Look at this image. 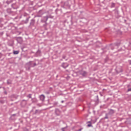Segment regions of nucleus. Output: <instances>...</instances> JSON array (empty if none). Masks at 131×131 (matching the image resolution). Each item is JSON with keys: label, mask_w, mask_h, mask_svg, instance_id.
I'll list each match as a JSON object with an SVG mask.
<instances>
[{"label": "nucleus", "mask_w": 131, "mask_h": 131, "mask_svg": "<svg viewBox=\"0 0 131 131\" xmlns=\"http://www.w3.org/2000/svg\"><path fill=\"white\" fill-rule=\"evenodd\" d=\"M39 65V60L35 59L34 61H30L27 63L25 66L26 70H30V68H34L35 66Z\"/></svg>", "instance_id": "1"}, {"label": "nucleus", "mask_w": 131, "mask_h": 131, "mask_svg": "<svg viewBox=\"0 0 131 131\" xmlns=\"http://www.w3.org/2000/svg\"><path fill=\"white\" fill-rule=\"evenodd\" d=\"M114 113H115V111L112 109L110 110V111L108 112V113L105 114L104 119H108V118H109L108 116L113 115Z\"/></svg>", "instance_id": "2"}, {"label": "nucleus", "mask_w": 131, "mask_h": 131, "mask_svg": "<svg viewBox=\"0 0 131 131\" xmlns=\"http://www.w3.org/2000/svg\"><path fill=\"white\" fill-rule=\"evenodd\" d=\"M6 12L9 15H15L16 14V12L12 10V9L11 8H8L6 10Z\"/></svg>", "instance_id": "3"}, {"label": "nucleus", "mask_w": 131, "mask_h": 131, "mask_svg": "<svg viewBox=\"0 0 131 131\" xmlns=\"http://www.w3.org/2000/svg\"><path fill=\"white\" fill-rule=\"evenodd\" d=\"M35 24V19L34 18L31 19L30 21L29 26H31V27H33Z\"/></svg>", "instance_id": "4"}, {"label": "nucleus", "mask_w": 131, "mask_h": 131, "mask_svg": "<svg viewBox=\"0 0 131 131\" xmlns=\"http://www.w3.org/2000/svg\"><path fill=\"white\" fill-rule=\"evenodd\" d=\"M80 75H82L83 77H85L88 75V72L84 71H81L80 73Z\"/></svg>", "instance_id": "5"}, {"label": "nucleus", "mask_w": 131, "mask_h": 131, "mask_svg": "<svg viewBox=\"0 0 131 131\" xmlns=\"http://www.w3.org/2000/svg\"><path fill=\"white\" fill-rule=\"evenodd\" d=\"M39 99L40 101H41V102H45V99H46V96L42 94L39 96Z\"/></svg>", "instance_id": "6"}, {"label": "nucleus", "mask_w": 131, "mask_h": 131, "mask_svg": "<svg viewBox=\"0 0 131 131\" xmlns=\"http://www.w3.org/2000/svg\"><path fill=\"white\" fill-rule=\"evenodd\" d=\"M30 18V16L27 17L25 20H22L23 24H27V23H28L29 21Z\"/></svg>", "instance_id": "7"}, {"label": "nucleus", "mask_w": 131, "mask_h": 131, "mask_svg": "<svg viewBox=\"0 0 131 131\" xmlns=\"http://www.w3.org/2000/svg\"><path fill=\"white\" fill-rule=\"evenodd\" d=\"M68 66H69V64L67 63L63 62L61 64V67H62V68H64V69H66V68H67V67H68Z\"/></svg>", "instance_id": "8"}, {"label": "nucleus", "mask_w": 131, "mask_h": 131, "mask_svg": "<svg viewBox=\"0 0 131 131\" xmlns=\"http://www.w3.org/2000/svg\"><path fill=\"white\" fill-rule=\"evenodd\" d=\"M32 103H37L38 102V100L36 98H32L31 99Z\"/></svg>", "instance_id": "9"}, {"label": "nucleus", "mask_w": 131, "mask_h": 131, "mask_svg": "<svg viewBox=\"0 0 131 131\" xmlns=\"http://www.w3.org/2000/svg\"><path fill=\"white\" fill-rule=\"evenodd\" d=\"M26 104H27V102L26 101V100H23L21 102V104L23 105V106H25V105H26Z\"/></svg>", "instance_id": "10"}, {"label": "nucleus", "mask_w": 131, "mask_h": 131, "mask_svg": "<svg viewBox=\"0 0 131 131\" xmlns=\"http://www.w3.org/2000/svg\"><path fill=\"white\" fill-rule=\"evenodd\" d=\"M49 18H50L51 19H53V18H54V16L51 15H47L46 17V20H48Z\"/></svg>", "instance_id": "11"}, {"label": "nucleus", "mask_w": 131, "mask_h": 131, "mask_svg": "<svg viewBox=\"0 0 131 131\" xmlns=\"http://www.w3.org/2000/svg\"><path fill=\"white\" fill-rule=\"evenodd\" d=\"M41 54V51L39 49H38L36 52V55H37V56H40Z\"/></svg>", "instance_id": "12"}, {"label": "nucleus", "mask_w": 131, "mask_h": 131, "mask_svg": "<svg viewBox=\"0 0 131 131\" xmlns=\"http://www.w3.org/2000/svg\"><path fill=\"white\" fill-rule=\"evenodd\" d=\"M96 100H95V103L99 104V96L97 95L96 96Z\"/></svg>", "instance_id": "13"}, {"label": "nucleus", "mask_w": 131, "mask_h": 131, "mask_svg": "<svg viewBox=\"0 0 131 131\" xmlns=\"http://www.w3.org/2000/svg\"><path fill=\"white\" fill-rule=\"evenodd\" d=\"M42 12V10H40L39 12H38V17H41V15H42V14L43 13H41Z\"/></svg>", "instance_id": "14"}, {"label": "nucleus", "mask_w": 131, "mask_h": 131, "mask_svg": "<svg viewBox=\"0 0 131 131\" xmlns=\"http://www.w3.org/2000/svg\"><path fill=\"white\" fill-rule=\"evenodd\" d=\"M55 113L56 115H59V113H60V111H59V109L58 108L55 109Z\"/></svg>", "instance_id": "15"}, {"label": "nucleus", "mask_w": 131, "mask_h": 131, "mask_svg": "<svg viewBox=\"0 0 131 131\" xmlns=\"http://www.w3.org/2000/svg\"><path fill=\"white\" fill-rule=\"evenodd\" d=\"M40 112H41L40 111H39L38 110H36L34 114H37V113H38V114H40Z\"/></svg>", "instance_id": "16"}, {"label": "nucleus", "mask_w": 131, "mask_h": 131, "mask_svg": "<svg viewBox=\"0 0 131 131\" xmlns=\"http://www.w3.org/2000/svg\"><path fill=\"white\" fill-rule=\"evenodd\" d=\"M15 6H16V4H13L11 5L12 9H13L14 10H16V9H17V8H16Z\"/></svg>", "instance_id": "17"}, {"label": "nucleus", "mask_w": 131, "mask_h": 131, "mask_svg": "<svg viewBox=\"0 0 131 131\" xmlns=\"http://www.w3.org/2000/svg\"><path fill=\"white\" fill-rule=\"evenodd\" d=\"M20 40H22V37H18L16 39V40L17 41V42H19Z\"/></svg>", "instance_id": "18"}, {"label": "nucleus", "mask_w": 131, "mask_h": 131, "mask_svg": "<svg viewBox=\"0 0 131 131\" xmlns=\"http://www.w3.org/2000/svg\"><path fill=\"white\" fill-rule=\"evenodd\" d=\"M15 116H16V114L12 115L11 116V119L14 120V119H15Z\"/></svg>", "instance_id": "19"}, {"label": "nucleus", "mask_w": 131, "mask_h": 131, "mask_svg": "<svg viewBox=\"0 0 131 131\" xmlns=\"http://www.w3.org/2000/svg\"><path fill=\"white\" fill-rule=\"evenodd\" d=\"M8 84H12V80H7Z\"/></svg>", "instance_id": "20"}, {"label": "nucleus", "mask_w": 131, "mask_h": 131, "mask_svg": "<svg viewBox=\"0 0 131 131\" xmlns=\"http://www.w3.org/2000/svg\"><path fill=\"white\" fill-rule=\"evenodd\" d=\"M19 51H14L13 52V54L14 55H18V54H19Z\"/></svg>", "instance_id": "21"}, {"label": "nucleus", "mask_w": 131, "mask_h": 131, "mask_svg": "<svg viewBox=\"0 0 131 131\" xmlns=\"http://www.w3.org/2000/svg\"><path fill=\"white\" fill-rule=\"evenodd\" d=\"M115 3H112V5H111V8H115Z\"/></svg>", "instance_id": "22"}, {"label": "nucleus", "mask_w": 131, "mask_h": 131, "mask_svg": "<svg viewBox=\"0 0 131 131\" xmlns=\"http://www.w3.org/2000/svg\"><path fill=\"white\" fill-rule=\"evenodd\" d=\"M46 17L47 16L43 17V22H47V21H48V20H47Z\"/></svg>", "instance_id": "23"}, {"label": "nucleus", "mask_w": 131, "mask_h": 131, "mask_svg": "<svg viewBox=\"0 0 131 131\" xmlns=\"http://www.w3.org/2000/svg\"><path fill=\"white\" fill-rule=\"evenodd\" d=\"M32 94H29L28 95H27V98H29V99H31L32 98Z\"/></svg>", "instance_id": "24"}, {"label": "nucleus", "mask_w": 131, "mask_h": 131, "mask_svg": "<svg viewBox=\"0 0 131 131\" xmlns=\"http://www.w3.org/2000/svg\"><path fill=\"white\" fill-rule=\"evenodd\" d=\"M120 72H122V70H120V71L117 70V73H120Z\"/></svg>", "instance_id": "25"}, {"label": "nucleus", "mask_w": 131, "mask_h": 131, "mask_svg": "<svg viewBox=\"0 0 131 131\" xmlns=\"http://www.w3.org/2000/svg\"><path fill=\"white\" fill-rule=\"evenodd\" d=\"M45 94H46L47 95H49L50 92L49 91H47V92H45Z\"/></svg>", "instance_id": "26"}, {"label": "nucleus", "mask_w": 131, "mask_h": 131, "mask_svg": "<svg viewBox=\"0 0 131 131\" xmlns=\"http://www.w3.org/2000/svg\"><path fill=\"white\" fill-rule=\"evenodd\" d=\"M0 103H1V104H4V103H5V101H4V100H1Z\"/></svg>", "instance_id": "27"}, {"label": "nucleus", "mask_w": 131, "mask_h": 131, "mask_svg": "<svg viewBox=\"0 0 131 131\" xmlns=\"http://www.w3.org/2000/svg\"><path fill=\"white\" fill-rule=\"evenodd\" d=\"M88 127H91V126H92V124H88Z\"/></svg>", "instance_id": "28"}, {"label": "nucleus", "mask_w": 131, "mask_h": 131, "mask_svg": "<svg viewBox=\"0 0 131 131\" xmlns=\"http://www.w3.org/2000/svg\"><path fill=\"white\" fill-rule=\"evenodd\" d=\"M4 93L5 95H8V92L6 91H5Z\"/></svg>", "instance_id": "29"}, {"label": "nucleus", "mask_w": 131, "mask_h": 131, "mask_svg": "<svg viewBox=\"0 0 131 131\" xmlns=\"http://www.w3.org/2000/svg\"><path fill=\"white\" fill-rule=\"evenodd\" d=\"M114 11H115L117 14H118V10H116V9H115Z\"/></svg>", "instance_id": "30"}, {"label": "nucleus", "mask_w": 131, "mask_h": 131, "mask_svg": "<svg viewBox=\"0 0 131 131\" xmlns=\"http://www.w3.org/2000/svg\"><path fill=\"white\" fill-rule=\"evenodd\" d=\"M3 57V54L2 53H0V59Z\"/></svg>", "instance_id": "31"}, {"label": "nucleus", "mask_w": 131, "mask_h": 131, "mask_svg": "<svg viewBox=\"0 0 131 131\" xmlns=\"http://www.w3.org/2000/svg\"><path fill=\"white\" fill-rule=\"evenodd\" d=\"M128 62L129 65H131V60H129L128 61Z\"/></svg>", "instance_id": "32"}, {"label": "nucleus", "mask_w": 131, "mask_h": 131, "mask_svg": "<svg viewBox=\"0 0 131 131\" xmlns=\"http://www.w3.org/2000/svg\"><path fill=\"white\" fill-rule=\"evenodd\" d=\"M54 105H58V102H54Z\"/></svg>", "instance_id": "33"}, {"label": "nucleus", "mask_w": 131, "mask_h": 131, "mask_svg": "<svg viewBox=\"0 0 131 131\" xmlns=\"http://www.w3.org/2000/svg\"><path fill=\"white\" fill-rule=\"evenodd\" d=\"M128 92H131V88H129L127 90Z\"/></svg>", "instance_id": "34"}, {"label": "nucleus", "mask_w": 131, "mask_h": 131, "mask_svg": "<svg viewBox=\"0 0 131 131\" xmlns=\"http://www.w3.org/2000/svg\"><path fill=\"white\" fill-rule=\"evenodd\" d=\"M37 106H39V107H40V103H37Z\"/></svg>", "instance_id": "35"}, {"label": "nucleus", "mask_w": 131, "mask_h": 131, "mask_svg": "<svg viewBox=\"0 0 131 131\" xmlns=\"http://www.w3.org/2000/svg\"><path fill=\"white\" fill-rule=\"evenodd\" d=\"M87 123H89V124H92V122H91V121H89V122H87Z\"/></svg>", "instance_id": "36"}, {"label": "nucleus", "mask_w": 131, "mask_h": 131, "mask_svg": "<svg viewBox=\"0 0 131 131\" xmlns=\"http://www.w3.org/2000/svg\"><path fill=\"white\" fill-rule=\"evenodd\" d=\"M81 130H82V128H80V129H78L77 131H81Z\"/></svg>", "instance_id": "37"}, {"label": "nucleus", "mask_w": 131, "mask_h": 131, "mask_svg": "<svg viewBox=\"0 0 131 131\" xmlns=\"http://www.w3.org/2000/svg\"><path fill=\"white\" fill-rule=\"evenodd\" d=\"M62 58H63V59H65V58H66V56H62Z\"/></svg>", "instance_id": "38"}, {"label": "nucleus", "mask_w": 131, "mask_h": 131, "mask_svg": "<svg viewBox=\"0 0 131 131\" xmlns=\"http://www.w3.org/2000/svg\"><path fill=\"white\" fill-rule=\"evenodd\" d=\"M25 47H22L21 49V50H22V51H23V50H24V48H25Z\"/></svg>", "instance_id": "39"}, {"label": "nucleus", "mask_w": 131, "mask_h": 131, "mask_svg": "<svg viewBox=\"0 0 131 131\" xmlns=\"http://www.w3.org/2000/svg\"><path fill=\"white\" fill-rule=\"evenodd\" d=\"M63 102H64L63 100H62V101H61V103H63Z\"/></svg>", "instance_id": "40"}, {"label": "nucleus", "mask_w": 131, "mask_h": 131, "mask_svg": "<svg viewBox=\"0 0 131 131\" xmlns=\"http://www.w3.org/2000/svg\"><path fill=\"white\" fill-rule=\"evenodd\" d=\"M1 34H4V32H2V33H1Z\"/></svg>", "instance_id": "41"}, {"label": "nucleus", "mask_w": 131, "mask_h": 131, "mask_svg": "<svg viewBox=\"0 0 131 131\" xmlns=\"http://www.w3.org/2000/svg\"><path fill=\"white\" fill-rule=\"evenodd\" d=\"M24 17H26V15H24Z\"/></svg>", "instance_id": "42"}, {"label": "nucleus", "mask_w": 131, "mask_h": 131, "mask_svg": "<svg viewBox=\"0 0 131 131\" xmlns=\"http://www.w3.org/2000/svg\"><path fill=\"white\" fill-rule=\"evenodd\" d=\"M124 21H125V22H126V20L125 19V20H124Z\"/></svg>", "instance_id": "43"}, {"label": "nucleus", "mask_w": 131, "mask_h": 131, "mask_svg": "<svg viewBox=\"0 0 131 131\" xmlns=\"http://www.w3.org/2000/svg\"><path fill=\"white\" fill-rule=\"evenodd\" d=\"M0 89H2V86H0Z\"/></svg>", "instance_id": "44"}, {"label": "nucleus", "mask_w": 131, "mask_h": 131, "mask_svg": "<svg viewBox=\"0 0 131 131\" xmlns=\"http://www.w3.org/2000/svg\"><path fill=\"white\" fill-rule=\"evenodd\" d=\"M52 107H53V106L50 107V108H52Z\"/></svg>", "instance_id": "45"}, {"label": "nucleus", "mask_w": 131, "mask_h": 131, "mask_svg": "<svg viewBox=\"0 0 131 131\" xmlns=\"http://www.w3.org/2000/svg\"><path fill=\"white\" fill-rule=\"evenodd\" d=\"M130 45H131V42H130Z\"/></svg>", "instance_id": "46"}]
</instances>
